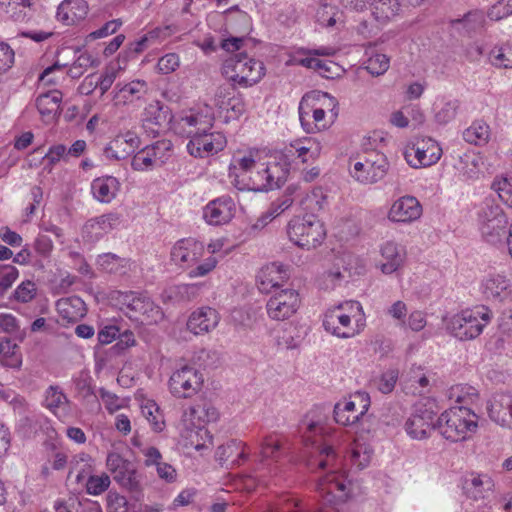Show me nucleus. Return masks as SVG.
I'll return each mask as SVG.
<instances>
[{
  "label": "nucleus",
  "instance_id": "obj_1",
  "mask_svg": "<svg viewBox=\"0 0 512 512\" xmlns=\"http://www.w3.org/2000/svg\"><path fill=\"white\" fill-rule=\"evenodd\" d=\"M221 363L220 353L213 349H201L194 357V365L197 366V369H194V394H197L198 401H201L194 406V419L197 418L199 423L194 450L201 457L210 456L213 448V435L205 429V425L219 419V412L213 405L219 383L212 378L211 372L220 367Z\"/></svg>",
  "mask_w": 512,
  "mask_h": 512
},
{
  "label": "nucleus",
  "instance_id": "obj_2",
  "mask_svg": "<svg viewBox=\"0 0 512 512\" xmlns=\"http://www.w3.org/2000/svg\"><path fill=\"white\" fill-rule=\"evenodd\" d=\"M234 167L244 172L256 169L250 177L252 190L268 192L280 188L287 180L289 164L283 157H270L265 162H257L253 153L234 159Z\"/></svg>",
  "mask_w": 512,
  "mask_h": 512
},
{
  "label": "nucleus",
  "instance_id": "obj_3",
  "mask_svg": "<svg viewBox=\"0 0 512 512\" xmlns=\"http://www.w3.org/2000/svg\"><path fill=\"white\" fill-rule=\"evenodd\" d=\"M364 313L358 301H347L328 309L323 318L324 329L338 338H352L363 326Z\"/></svg>",
  "mask_w": 512,
  "mask_h": 512
},
{
  "label": "nucleus",
  "instance_id": "obj_4",
  "mask_svg": "<svg viewBox=\"0 0 512 512\" xmlns=\"http://www.w3.org/2000/svg\"><path fill=\"white\" fill-rule=\"evenodd\" d=\"M477 428L478 416L465 405L451 407L437 418L439 433L451 442L468 439Z\"/></svg>",
  "mask_w": 512,
  "mask_h": 512
},
{
  "label": "nucleus",
  "instance_id": "obj_5",
  "mask_svg": "<svg viewBox=\"0 0 512 512\" xmlns=\"http://www.w3.org/2000/svg\"><path fill=\"white\" fill-rule=\"evenodd\" d=\"M214 122L213 108L204 104V109L194 114V157L208 158L222 151L226 144V137L221 132L207 133Z\"/></svg>",
  "mask_w": 512,
  "mask_h": 512
},
{
  "label": "nucleus",
  "instance_id": "obj_6",
  "mask_svg": "<svg viewBox=\"0 0 512 512\" xmlns=\"http://www.w3.org/2000/svg\"><path fill=\"white\" fill-rule=\"evenodd\" d=\"M508 218L494 198H485L478 211V225L483 240L491 245L503 244Z\"/></svg>",
  "mask_w": 512,
  "mask_h": 512
},
{
  "label": "nucleus",
  "instance_id": "obj_7",
  "mask_svg": "<svg viewBox=\"0 0 512 512\" xmlns=\"http://www.w3.org/2000/svg\"><path fill=\"white\" fill-rule=\"evenodd\" d=\"M492 312L488 307L477 306L465 309L450 318L447 329L461 341L477 338L491 321Z\"/></svg>",
  "mask_w": 512,
  "mask_h": 512
},
{
  "label": "nucleus",
  "instance_id": "obj_8",
  "mask_svg": "<svg viewBox=\"0 0 512 512\" xmlns=\"http://www.w3.org/2000/svg\"><path fill=\"white\" fill-rule=\"evenodd\" d=\"M222 71L231 81L250 87L265 75V66L263 62L249 58L246 53H238L224 61Z\"/></svg>",
  "mask_w": 512,
  "mask_h": 512
},
{
  "label": "nucleus",
  "instance_id": "obj_9",
  "mask_svg": "<svg viewBox=\"0 0 512 512\" xmlns=\"http://www.w3.org/2000/svg\"><path fill=\"white\" fill-rule=\"evenodd\" d=\"M289 239L301 248L310 250L322 243L326 232L323 224L314 216L292 218L287 227Z\"/></svg>",
  "mask_w": 512,
  "mask_h": 512
},
{
  "label": "nucleus",
  "instance_id": "obj_10",
  "mask_svg": "<svg viewBox=\"0 0 512 512\" xmlns=\"http://www.w3.org/2000/svg\"><path fill=\"white\" fill-rule=\"evenodd\" d=\"M125 313L129 318L139 319L148 324H157L164 318L162 309L157 306L145 293L128 291L120 294L119 298Z\"/></svg>",
  "mask_w": 512,
  "mask_h": 512
},
{
  "label": "nucleus",
  "instance_id": "obj_11",
  "mask_svg": "<svg viewBox=\"0 0 512 512\" xmlns=\"http://www.w3.org/2000/svg\"><path fill=\"white\" fill-rule=\"evenodd\" d=\"M441 155L442 148L430 137L418 139L404 152L405 160L412 168H422L436 164Z\"/></svg>",
  "mask_w": 512,
  "mask_h": 512
},
{
  "label": "nucleus",
  "instance_id": "obj_12",
  "mask_svg": "<svg viewBox=\"0 0 512 512\" xmlns=\"http://www.w3.org/2000/svg\"><path fill=\"white\" fill-rule=\"evenodd\" d=\"M369 406V395L365 392H357L349 399H344L335 405L334 419L343 426L353 425L368 411Z\"/></svg>",
  "mask_w": 512,
  "mask_h": 512
},
{
  "label": "nucleus",
  "instance_id": "obj_13",
  "mask_svg": "<svg viewBox=\"0 0 512 512\" xmlns=\"http://www.w3.org/2000/svg\"><path fill=\"white\" fill-rule=\"evenodd\" d=\"M318 492L327 503L345 501L352 490V483L344 472L333 471L319 480Z\"/></svg>",
  "mask_w": 512,
  "mask_h": 512
},
{
  "label": "nucleus",
  "instance_id": "obj_14",
  "mask_svg": "<svg viewBox=\"0 0 512 512\" xmlns=\"http://www.w3.org/2000/svg\"><path fill=\"white\" fill-rule=\"evenodd\" d=\"M300 297L294 289L276 292L267 301L266 310L270 319L284 321L293 316L300 307Z\"/></svg>",
  "mask_w": 512,
  "mask_h": 512
},
{
  "label": "nucleus",
  "instance_id": "obj_15",
  "mask_svg": "<svg viewBox=\"0 0 512 512\" xmlns=\"http://www.w3.org/2000/svg\"><path fill=\"white\" fill-rule=\"evenodd\" d=\"M319 97L327 98L329 94L320 92L306 93L299 103V119L307 133H313L326 128V123L324 122L326 113L324 109L310 104V100H315Z\"/></svg>",
  "mask_w": 512,
  "mask_h": 512
},
{
  "label": "nucleus",
  "instance_id": "obj_16",
  "mask_svg": "<svg viewBox=\"0 0 512 512\" xmlns=\"http://www.w3.org/2000/svg\"><path fill=\"white\" fill-rule=\"evenodd\" d=\"M372 158L357 161L350 170L351 175L360 183L372 184L381 180L387 173L388 163L383 154H374Z\"/></svg>",
  "mask_w": 512,
  "mask_h": 512
},
{
  "label": "nucleus",
  "instance_id": "obj_17",
  "mask_svg": "<svg viewBox=\"0 0 512 512\" xmlns=\"http://www.w3.org/2000/svg\"><path fill=\"white\" fill-rule=\"evenodd\" d=\"M436 414L424 405L416 406L414 412L406 420L404 428L413 439H425L433 429H437Z\"/></svg>",
  "mask_w": 512,
  "mask_h": 512
},
{
  "label": "nucleus",
  "instance_id": "obj_18",
  "mask_svg": "<svg viewBox=\"0 0 512 512\" xmlns=\"http://www.w3.org/2000/svg\"><path fill=\"white\" fill-rule=\"evenodd\" d=\"M236 213L234 200L227 195L211 200L203 208V219L209 225H223L230 222Z\"/></svg>",
  "mask_w": 512,
  "mask_h": 512
},
{
  "label": "nucleus",
  "instance_id": "obj_19",
  "mask_svg": "<svg viewBox=\"0 0 512 512\" xmlns=\"http://www.w3.org/2000/svg\"><path fill=\"white\" fill-rule=\"evenodd\" d=\"M140 139L133 131L118 134L104 148L103 154L109 160H123L139 148Z\"/></svg>",
  "mask_w": 512,
  "mask_h": 512
},
{
  "label": "nucleus",
  "instance_id": "obj_20",
  "mask_svg": "<svg viewBox=\"0 0 512 512\" xmlns=\"http://www.w3.org/2000/svg\"><path fill=\"white\" fill-rule=\"evenodd\" d=\"M246 443L232 439L225 444L218 446L214 453V460L221 468L233 469L248 460L249 455L245 452Z\"/></svg>",
  "mask_w": 512,
  "mask_h": 512
},
{
  "label": "nucleus",
  "instance_id": "obj_21",
  "mask_svg": "<svg viewBox=\"0 0 512 512\" xmlns=\"http://www.w3.org/2000/svg\"><path fill=\"white\" fill-rule=\"evenodd\" d=\"M422 214V206L417 198L413 196H403L396 200L388 213V218L393 222L410 223Z\"/></svg>",
  "mask_w": 512,
  "mask_h": 512
},
{
  "label": "nucleus",
  "instance_id": "obj_22",
  "mask_svg": "<svg viewBox=\"0 0 512 512\" xmlns=\"http://www.w3.org/2000/svg\"><path fill=\"white\" fill-rule=\"evenodd\" d=\"M214 105L220 111L231 113L228 117L238 118L245 111V104L240 93L233 87H219L215 93Z\"/></svg>",
  "mask_w": 512,
  "mask_h": 512
},
{
  "label": "nucleus",
  "instance_id": "obj_23",
  "mask_svg": "<svg viewBox=\"0 0 512 512\" xmlns=\"http://www.w3.org/2000/svg\"><path fill=\"white\" fill-rule=\"evenodd\" d=\"M488 414L492 421L502 427L512 429V395L496 394L490 401Z\"/></svg>",
  "mask_w": 512,
  "mask_h": 512
},
{
  "label": "nucleus",
  "instance_id": "obj_24",
  "mask_svg": "<svg viewBox=\"0 0 512 512\" xmlns=\"http://www.w3.org/2000/svg\"><path fill=\"white\" fill-rule=\"evenodd\" d=\"M288 278L289 274L283 265L271 263L259 271L258 288L261 292L269 293L273 288H279Z\"/></svg>",
  "mask_w": 512,
  "mask_h": 512
},
{
  "label": "nucleus",
  "instance_id": "obj_25",
  "mask_svg": "<svg viewBox=\"0 0 512 512\" xmlns=\"http://www.w3.org/2000/svg\"><path fill=\"white\" fill-rule=\"evenodd\" d=\"M171 120L169 108L160 101L151 102L144 110L143 126L151 130L154 135L160 133V129Z\"/></svg>",
  "mask_w": 512,
  "mask_h": 512
},
{
  "label": "nucleus",
  "instance_id": "obj_26",
  "mask_svg": "<svg viewBox=\"0 0 512 512\" xmlns=\"http://www.w3.org/2000/svg\"><path fill=\"white\" fill-rule=\"evenodd\" d=\"M57 312L62 325L76 323L87 313L85 302L78 296L61 298L56 302Z\"/></svg>",
  "mask_w": 512,
  "mask_h": 512
},
{
  "label": "nucleus",
  "instance_id": "obj_27",
  "mask_svg": "<svg viewBox=\"0 0 512 512\" xmlns=\"http://www.w3.org/2000/svg\"><path fill=\"white\" fill-rule=\"evenodd\" d=\"M88 14L85 0H64L57 9L56 17L64 25L70 26L84 20Z\"/></svg>",
  "mask_w": 512,
  "mask_h": 512
},
{
  "label": "nucleus",
  "instance_id": "obj_28",
  "mask_svg": "<svg viewBox=\"0 0 512 512\" xmlns=\"http://www.w3.org/2000/svg\"><path fill=\"white\" fill-rule=\"evenodd\" d=\"M380 252L383 260L381 270L385 274L397 271L406 259V249L394 241L385 242Z\"/></svg>",
  "mask_w": 512,
  "mask_h": 512
},
{
  "label": "nucleus",
  "instance_id": "obj_29",
  "mask_svg": "<svg viewBox=\"0 0 512 512\" xmlns=\"http://www.w3.org/2000/svg\"><path fill=\"white\" fill-rule=\"evenodd\" d=\"M483 159L475 152H466L458 157L454 164L457 175L461 180H477L482 172Z\"/></svg>",
  "mask_w": 512,
  "mask_h": 512
},
{
  "label": "nucleus",
  "instance_id": "obj_30",
  "mask_svg": "<svg viewBox=\"0 0 512 512\" xmlns=\"http://www.w3.org/2000/svg\"><path fill=\"white\" fill-rule=\"evenodd\" d=\"M493 486V481L487 474L470 473L463 480L464 493L475 501L484 499Z\"/></svg>",
  "mask_w": 512,
  "mask_h": 512
},
{
  "label": "nucleus",
  "instance_id": "obj_31",
  "mask_svg": "<svg viewBox=\"0 0 512 512\" xmlns=\"http://www.w3.org/2000/svg\"><path fill=\"white\" fill-rule=\"evenodd\" d=\"M119 189L120 183L113 176L98 177L91 183V192L94 198L101 203H110L116 197Z\"/></svg>",
  "mask_w": 512,
  "mask_h": 512
},
{
  "label": "nucleus",
  "instance_id": "obj_32",
  "mask_svg": "<svg viewBox=\"0 0 512 512\" xmlns=\"http://www.w3.org/2000/svg\"><path fill=\"white\" fill-rule=\"evenodd\" d=\"M374 451L370 444L360 439L354 440L347 451L346 460L357 470H363L371 462Z\"/></svg>",
  "mask_w": 512,
  "mask_h": 512
},
{
  "label": "nucleus",
  "instance_id": "obj_33",
  "mask_svg": "<svg viewBox=\"0 0 512 512\" xmlns=\"http://www.w3.org/2000/svg\"><path fill=\"white\" fill-rule=\"evenodd\" d=\"M483 293L488 299L503 302L511 297L510 281L502 275L491 276L483 283Z\"/></svg>",
  "mask_w": 512,
  "mask_h": 512
},
{
  "label": "nucleus",
  "instance_id": "obj_34",
  "mask_svg": "<svg viewBox=\"0 0 512 512\" xmlns=\"http://www.w3.org/2000/svg\"><path fill=\"white\" fill-rule=\"evenodd\" d=\"M121 223V218L118 213L111 212L108 214L101 215L99 217L90 219L84 226L87 233L91 234V237L99 239L104 234L112 231L118 227Z\"/></svg>",
  "mask_w": 512,
  "mask_h": 512
},
{
  "label": "nucleus",
  "instance_id": "obj_35",
  "mask_svg": "<svg viewBox=\"0 0 512 512\" xmlns=\"http://www.w3.org/2000/svg\"><path fill=\"white\" fill-rule=\"evenodd\" d=\"M192 369L189 365H184L176 370L169 379V389L173 396L177 398H187V391L191 389Z\"/></svg>",
  "mask_w": 512,
  "mask_h": 512
},
{
  "label": "nucleus",
  "instance_id": "obj_36",
  "mask_svg": "<svg viewBox=\"0 0 512 512\" xmlns=\"http://www.w3.org/2000/svg\"><path fill=\"white\" fill-rule=\"evenodd\" d=\"M114 100L116 104H126L140 99L147 92V83L142 80H135L123 85L115 86Z\"/></svg>",
  "mask_w": 512,
  "mask_h": 512
},
{
  "label": "nucleus",
  "instance_id": "obj_37",
  "mask_svg": "<svg viewBox=\"0 0 512 512\" xmlns=\"http://www.w3.org/2000/svg\"><path fill=\"white\" fill-rule=\"evenodd\" d=\"M62 94L58 90L43 93L36 98V107L39 113L48 119H52L57 113Z\"/></svg>",
  "mask_w": 512,
  "mask_h": 512
},
{
  "label": "nucleus",
  "instance_id": "obj_38",
  "mask_svg": "<svg viewBox=\"0 0 512 512\" xmlns=\"http://www.w3.org/2000/svg\"><path fill=\"white\" fill-rule=\"evenodd\" d=\"M219 322V316L215 309L202 307L194 313V335L213 330Z\"/></svg>",
  "mask_w": 512,
  "mask_h": 512
},
{
  "label": "nucleus",
  "instance_id": "obj_39",
  "mask_svg": "<svg viewBox=\"0 0 512 512\" xmlns=\"http://www.w3.org/2000/svg\"><path fill=\"white\" fill-rule=\"evenodd\" d=\"M314 412H309L301 420L299 429L306 444L315 445L317 440L312 439L324 432V426L320 417H315Z\"/></svg>",
  "mask_w": 512,
  "mask_h": 512
},
{
  "label": "nucleus",
  "instance_id": "obj_40",
  "mask_svg": "<svg viewBox=\"0 0 512 512\" xmlns=\"http://www.w3.org/2000/svg\"><path fill=\"white\" fill-rule=\"evenodd\" d=\"M372 15L380 24H384L394 18L399 10L398 0H372Z\"/></svg>",
  "mask_w": 512,
  "mask_h": 512
},
{
  "label": "nucleus",
  "instance_id": "obj_41",
  "mask_svg": "<svg viewBox=\"0 0 512 512\" xmlns=\"http://www.w3.org/2000/svg\"><path fill=\"white\" fill-rule=\"evenodd\" d=\"M18 345L10 338L0 340V362L8 368L19 369L22 364V356L18 352Z\"/></svg>",
  "mask_w": 512,
  "mask_h": 512
},
{
  "label": "nucleus",
  "instance_id": "obj_42",
  "mask_svg": "<svg viewBox=\"0 0 512 512\" xmlns=\"http://www.w3.org/2000/svg\"><path fill=\"white\" fill-rule=\"evenodd\" d=\"M463 139L473 145H485L490 139V127L485 121L476 120L464 130Z\"/></svg>",
  "mask_w": 512,
  "mask_h": 512
},
{
  "label": "nucleus",
  "instance_id": "obj_43",
  "mask_svg": "<svg viewBox=\"0 0 512 512\" xmlns=\"http://www.w3.org/2000/svg\"><path fill=\"white\" fill-rule=\"evenodd\" d=\"M460 108L458 99L443 98L434 108V119L440 125H446L455 119Z\"/></svg>",
  "mask_w": 512,
  "mask_h": 512
},
{
  "label": "nucleus",
  "instance_id": "obj_44",
  "mask_svg": "<svg viewBox=\"0 0 512 512\" xmlns=\"http://www.w3.org/2000/svg\"><path fill=\"white\" fill-rule=\"evenodd\" d=\"M70 470L68 473V477H70L74 472H76V481L81 483L84 481L86 476L91 474L93 470V459L92 457L85 453L81 452L74 455L70 461Z\"/></svg>",
  "mask_w": 512,
  "mask_h": 512
},
{
  "label": "nucleus",
  "instance_id": "obj_45",
  "mask_svg": "<svg viewBox=\"0 0 512 512\" xmlns=\"http://www.w3.org/2000/svg\"><path fill=\"white\" fill-rule=\"evenodd\" d=\"M365 55L367 56V59L364 62L365 69L372 76L383 75L388 70L390 59L387 55L376 51L374 48L367 49Z\"/></svg>",
  "mask_w": 512,
  "mask_h": 512
},
{
  "label": "nucleus",
  "instance_id": "obj_46",
  "mask_svg": "<svg viewBox=\"0 0 512 512\" xmlns=\"http://www.w3.org/2000/svg\"><path fill=\"white\" fill-rule=\"evenodd\" d=\"M70 403L68 397L58 385H50L44 393V406L57 415V411Z\"/></svg>",
  "mask_w": 512,
  "mask_h": 512
},
{
  "label": "nucleus",
  "instance_id": "obj_47",
  "mask_svg": "<svg viewBox=\"0 0 512 512\" xmlns=\"http://www.w3.org/2000/svg\"><path fill=\"white\" fill-rule=\"evenodd\" d=\"M490 63L497 68H512V44L494 47L489 52Z\"/></svg>",
  "mask_w": 512,
  "mask_h": 512
},
{
  "label": "nucleus",
  "instance_id": "obj_48",
  "mask_svg": "<svg viewBox=\"0 0 512 512\" xmlns=\"http://www.w3.org/2000/svg\"><path fill=\"white\" fill-rule=\"evenodd\" d=\"M143 416L150 423L154 432H162L165 428V421L159 406L154 401H148L141 407Z\"/></svg>",
  "mask_w": 512,
  "mask_h": 512
},
{
  "label": "nucleus",
  "instance_id": "obj_49",
  "mask_svg": "<svg viewBox=\"0 0 512 512\" xmlns=\"http://www.w3.org/2000/svg\"><path fill=\"white\" fill-rule=\"evenodd\" d=\"M107 469L114 477L121 476L135 468V466L117 452H109L106 458Z\"/></svg>",
  "mask_w": 512,
  "mask_h": 512
},
{
  "label": "nucleus",
  "instance_id": "obj_50",
  "mask_svg": "<svg viewBox=\"0 0 512 512\" xmlns=\"http://www.w3.org/2000/svg\"><path fill=\"white\" fill-rule=\"evenodd\" d=\"M260 454L262 461L267 459L277 460L282 455V443L276 435H268L261 442Z\"/></svg>",
  "mask_w": 512,
  "mask_h": 512
},
{
  "label": "nucleus",
  "instance_id": "obj_51",
  "mask_svg": "<svg viewBox=\"0 0 512 512\" xmlns=\"http://www.w3.org/2000/svg\"><path fill=\"white\" fill-rule=\"evenodd\" d=\"M191 247L192 241L190 239L179 240L171 250V260L180 267L188 265Z\"/></svg>",
  "mask_w": 512,
  "mask_h": 512
},
{
  "label": "nucleus",
  "instance_id": "obj_52",
  "mask_svg": "<svg viewBox=\"0 0 512 512\" xmlns=\"http://www.w3.org/2000/svg\"><path fill=\"white\" fill-rule=\"evenodd\" d=\"M111 484L110 477L106 473L101 475H88L85 487L90 495H100L105 492Z\"/></svg>",
  "mask_w": 512,
  "mask_h": 512
},
{
  "label": "nucleus",
  "instance_id": "obj_53",
  "mask_svg": "<svg viewBox=\"0 0 512 512\" xmlns=\"http://www.w3.org/2000/svg\"><path fill=\"white\" fill-rule=\"evenodd\" d=\"M155 166L158 165L147 146L135 153L131 161V167L135 171H148L152 170Z\"/></svg>",
  "mask_w": 512,
  "mask_h": 512
},
{
  "label": "nucleus",
  "instance_id": "obj_54",
  "mask_svg": "<svg viewBox=\"0 0 512 512\" xmlns=\"http://www.w3.org/2000/svg\"><path fill=\"white\" fill-rule=\"evenodd\" d=\"M97 263L107 273H119L125 266V259L113 253H105L98 257Z\"/></svg>",
  "mask_w": 512,
  "mask_h": 512
},
{
  "label": "nucleus",
  "instance_id": "obj_55",
  "mask_svg": "<svg viewBox=\"0 0 512 512\" xmlns=\"http://www.w3.org/2000/svg\"><path fill=\"white\" fill-rule=\"evenodd\" d=\"M172 142L167 139L158 140L152 145H148L147 148L150 150L155 162L158 166L163 165L169 157V152L172 149Z\"/></svg>",
  "mask_w": 512,
  "mask_h": 512
},
{
  "label": "nucleus",
  "instance_id": "obj_56",
  "mask_svg": "<svg viewBox=\"0 0 512 512\" xmlns=\"http://www.w3.org/2000/svg\"><path fill=\"white\" fill-rule=\"evenodd\" d=\"M399 372L397 369H389L381 374L375 381L377 389L383 394L391 393L398 381Z\"/></svg>",
  "mask_w": 512,
  "mask_h": 512
},
{
  "label": "nucleus",
  "instance_id": "obj_57",
  "mask_svg": "<svg viewBox=\"0 0 512 512\" xmlns=\"http://www.w3.org/2000/svg\"><path fill=\"white\" fill-rule=\"evenodd\" d=\"M114 480L123 488L127 489L130 492H139L141 489L140 481L141 476L138 473L136 467L127 473L114 477Z\"/></svg>",
  "mask_w": 512,
  "mask_h": 512
},
{
  "label": "nucleus",
  "instance_id": "obj_58",
  "mask_svg": "<svg viewBox=\"0 0 512 512\" xmlns=\"http://www.w3.org/2000/svg\"><path fill=\"white\" fill-rule=\"evenodd\" d=\"M478 397L475 388L470 386L457 385L450 389V398L460 404H468Z\"/></svg>",
  "mask_w": 512,
  "mask_h": 512
},
{
  "label": "nucleus",
  "instance_id": "obj_59",
  "mask_svg": "<svg viewBox=\"0 0 512 512\" xmlns=\"http://www.w3.org/2000/svg\"><path fill=\"white\" fill-rule=\"evenodd\" d=\"M18 278V270L12 265L0 266V291L2 295L12 286Z\"/></svg>",
  "mask_w": 512,
  "mask_h": 512
},
{
  "label": "nucleus",
  "instance_id": "obj_60",
  "mask_svg": "<svg viewBox=\"0 0 512 512\" xmlns=\"http://www.w3.org/2000/svg\"><path fill=\"white\" fill-rule=\"evenodd\" d=\"M492 188L495 190L501 201L512 207V182L507 178H503L501 180L494 181Z\"/></svg>",
  "mask_w": 512,
  "mask_h": 512
},
{
  "label": "nucleus",
  "instance_id": "obj_61",
  "mask_svg": "<svg viewBox=\"0 0 512 512\" xmlns=\"http://www.w3.org/2000/svg\"><path fill=\"white\" fill-rule=\"evenodd\" d=\"M35 284L31 281L22 282L13 292V298L21 303H27L35 297Z\"/></svg>",
  "mask_w": 512,
  "mask_h": 512
},
{
  "label": "nucleus",
  "instance_id": "obj_62",
  "mask_svg": "<svg viewBox=\"0 0 512 512\" xmlns=\"http://www.w3.org/2000/svg\"><path fill=\"white\" fill-rule=\"evenodd\" d=\"M13 49L5 42H0V75L6 73L14 64Z\"/></svg>",
  "mask_w": 512,
  "mask_h": 512
},
{
  "label": "nucleus",
  "instance_id": "obj_63",
  "mask_svg": "<svg viewBox=\"0 0 512 512\" xmlns=\"http://www.w3.org/2000/svg\"><path fill=\"white\" fill-rule=\"evenodd\" d=\"M117 76L114 68L106 69L95 81L94 88H99L101 95H104L112 86Z\"/></svg>",
  "mask_w": 512,
  "mask_h": 512
},
{
  "label": "nucleus",
  "instance_id": "obj_64",
  "mask_svg": "<svg viewBox=\"0 0 512 512\" xmlns=\"http://www.w3.org/2000/svg\"><path fill=\"white\" fill-rule=\"evenodd\" d=\"M306 509L299 499L286 496L281 502V507L270 509L267 512H305Z\"/></svg>",
  "mask_w": 512,
  "mask_h": 512
}]
</instances>
